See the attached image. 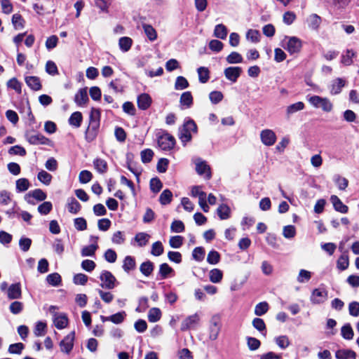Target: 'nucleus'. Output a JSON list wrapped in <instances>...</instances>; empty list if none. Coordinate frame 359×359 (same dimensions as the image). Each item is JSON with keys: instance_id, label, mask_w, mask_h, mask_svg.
Returning a JSON list of instances; mask_svg holds the SVG:
<instances>
[{"instance_id": "obj_1", "label": "nucleus", "mask_w": 359, "mask_h": 359, "mask_svg": "<svg viewBox=\"0 0 359 359\" xmlns=\"http://www.w3.org/2000/svg\"><path fill=\"white\" fill-rule=\"evenodd\" d=\"M197 133V126L194 120L187 118L179 128L178 137L183 146H186L192 139V134Z\"/></svg>"}, {"instance_id": "obj_2", "label": "nucleus", "mask_w": 359, "mask_h": 359, "mask_svg": "<svg viewBox=\"0 0 359 359\" xmlns=\"http://www.w3.org/2000/svg\"><path fill=\"white\" fill-rule=\"evenodd\" d=\"M100 110L96 108H92L90 114L89 126L86 130V139L89 141L93 140L100 127Z\"/></svg>"}, {"instance_id": "obj_3", "label": "nucleus", "mask_w": 359, "mask_h": 359, "mask_svg": "<svg viewBox=\"0 0 359 359\" xmlns=\"http://www.w3.org/2000/svg\"><path fill=\"white\" fill-rule=\"evenodd\" d=\"M309 102L316 108H321L325 112H330L332 110L333 104L327 97H322L318 95H313L308 98Z\"/></svg>"}, {"instance_id": "obj_4", "label": "nucleus", "mask_w": 359, "mask_h": 359, "mask_svg": "<svg viewBox=\"0 0 359 359\" xmlns=\"http://www.w3.org/2000/svg\"><path fill=\"white\" fill-rule=\"evenodd\" d=\"M57 307L55 306H50L49 308V312L53 315V320L54 325L58 330L65 328L68 325V318L65 313H58L55 311Z\"/></svg>"}, {"instance_id": "obj_5", "label": "nucleus", "mask_w": 359, "mask_h": 359, "mask_svg": "<svg viewBox=\"0 0 359 359\" xmlns=\"http://www.w3.org/2000/svg\"><path fill=\"white\" fill-rule=\"evenodd\" d=\"M285 45L284 48L290 54H294L300 52L302 47V41L297 36H285L284 39Z\"/></svg>"}, {"instance_id": "obj_6", "label": "nucleus", "mask_w": 359, "mask_h": 359, "mask_svg": "<svg viewBox=\"0 0 359 359\" xmlns=\"http://www.w3.org/2000/svg\"><path fill=\"white\" fill-rule=\"evenodd\" d=\"M221 330V320L218 315L213 316L209 327V339L215 341L217 339Z\"/></svg>"}, {"instance_id": "obj_7", "label": "nucleus", "mask_w": 359, "mask_h": 359, "mask_svg": "<svg viewBox=\"0 0 359 359\" xmlns=\"http://www.w3.org/2000/svg\"><path fill=\"white\" fill-rule=\"evenodd\" d=\"M175 144V137L168 133H163L158 138V145L162 150H170L174 147Z\"/></svg>"}, {"instance_id": "obj_8", "label": "nucleus", "mask_w": 359, "mask_h": 359, "mask_svg": "<svg viewBox=\"0 0 359 359\" xmlns=\"http://www.w3.org/2000/svg\"><path fill=\"white\" fill-rule=\"evenodd\" d=\"M194 163L196 165V170L200 176L204 178L211 177L210 168L205 161L198 158L194 160Z\"/></svg>"}, {"instance_id": "obj_9", "label": "nucleus", "mask_w": 359, "mask_h": 359, "mask_svg": "<svg viewBox=\"0 0 359 359\" xmlns=\"http://www.w3.org/2000/svg\"><path fill=\"white\" fill-rule=\"evenodd\" d=\"M100 278L102 281L100 286L105 289H113L115 287L116 278L108 271H104L101 273Z\"/></svg>"}, {"instance_id": "obj_10", "label": "nucleus", "mask_w": 359, "mask_h": 359, "mask_svg": "<svg viewBox=\"0 0 359 359\" xmlns=\"http://www.w3.org/2000/svg\"><path fill=\"white\" fill-rule=\"evenodd\" d=\"M327 299V292L325 289L316 288L312 291L311 302L313 304H320Z\"/></svg>"}, {"instance_id": "obj_11", "label": "nucleus", "mask_w": 359, "mask_h": 359, "mask_svg": "<svg viewBox=\"0 0 359 359\" xmlns=\"http://www.w3.org/2000/svg\"><path fill=\"white\" fill-rule=\"evenodd\" d=\"M75 337L74 331L68 334L60 343L61 351L69 353L73 348L74 340Z\"/></svg>"}, {"instance_id": "obj_12", "label": "nucleus", "mask_w": 359, "mask_h": 359, "mask_svg": "<svg viewBox=\"0 0 359 359\" xmlns=\"http://www.w3.org/2000/svg\"><path fill=\"white\" fill-rule=\"evenodd\" d=\"M262 142L266 146H272L276 141L275 133L270 129L263 130L260 133Z\"/></svg>"}, {"instance_id": "obj_13", "label": "nucleus", "mask_w": 359, "mask_h": 359, "mask_svg": "<svg viewBox=\"0 0 359 359\" xmlns=\"http://www.w3.org/2000/svg\"><path fill=\"white\" fill-rule=\"evenodd\" d=\"M6 294L10 300L20 299L22 297L21 284L20 283L11 284L8 287Z\"/></svg>"}, {"instance_id": "obj_14", "label": "nucleus", "mask_w": 359, "mask_h": 359, "mask_svg": "<svg viewBox=\"0 0 359 359\" xmlns=\"http://www.w3.org/2000/svg\"><path fill=\"white\" fill-rule=\"evenodd\" d=\"M200 320L198 314L195 313L186 318L181 325V330L185 331L189 329L195 328Z\"/></svg>"}, {"instance_id": "obj_15", "label": "nucleus", "mask_w": 359, "mask_h": 359, "mask_svg": "<svg viewBox=\"0 0 359 359\" xmlns=\"http://www.w3.org/2000/svg\"><path fill=\"white\" fill-rule=\"evenodd\" d=\"M242 73V68L240 67H229L224 71L225 77L230 81L236 82Z\"/></svg>"}, {"instance_id": "obj_16", "label": "nucleus", "mask_w": 359, "mask_h": 359, "mask_svg": "<svg viewBox=\"0 0 359 359\" xmlns=\"http://www.w3.org/2000/svg\"><path fill=\"white\" fill-rule=\"evenodd\" d=\"M27 141L32 144H48L50 140L40 133L27 134Z\"/></svg>"}, {"instance_id": "obj_17", "label": "nucleus", "mask_w": 359, "mask_h": 359, "mask_svg": "<svg viewBox=\"0 0 359 359\" xmlns=\"http://www.w3.org/2000/svg\"><path fill=\"white\" fill-rule=\"evenodd\" d=\"M137 107L141 110L147 109L151 104L152 100L147 93H142L137 97Z\"/></svg>"}, {"instance_id": "obj_18", "label": "nucleus", "mask_w": 359, "mask_h": 359, "mask_svg": "<svg viewBox=\"0 0 359 359\" xmlns=\"http://www.w3.org/2000/svg\"><path fill=\"white\" fill-rule=\"evenodd\" d=\"M346 84V81L341 78L333 80L330 86V93L332 95H337L341 93Z\"/></svg>"}, {"instance_id": "obj_19", "label": "nucleus", "mask_w": 359, "mask_h": 359, "mask_svg": "<svg viewBox=\"0 0 359 359\" xmlns=\"http://www.w3.org/2000/svg\"><path fill=\"white\" fill-rule=\"evenodd\" d=\"M88 101L87 88H81L74 97V102L78 106H84Z\"/></svg>"}, {"instance_id": "obj_20", "label": "nucleus", "mask_w": 359, "mask_h": 359, "mask_svg": "<svg viewBox=\"0 0 359 359\" xmlns=\"http://www.w3.org/2000/svg\"><path fill=\"white\" fill-rule=\"evenodd\" d=\"M321 18L317 14H311L306 18V23L309 29L312 30H318L321 24Z\"/></svg>"}, {"instance_id": "obj_21", "label": "nucleus", "mask_w": 359, "mask_h": 359, "mask_svg": "<svg viewBox=\"0 0 359 359\" xmlns=\"http://www.w3.org/2000/svg\"><path fill=\"white\" fill-rule=\"evenodd\" d=\"M330 201L332 203L334 209L341 213H346L348 212V206L344 205L341 201L337 196H332Z\"/></svg>"}, {"instance_id": "obj_22", "label": "nucleus", "mask_w": 359, "mask_h": 359, "mask_svg": "<svg viewBox=\"0 0 359 359\" xmlns=\"http://www.w3.org/2000/svg\"><path fill=\"white\" fill-rule=\"evenodd\" d=\"M27 85L34 90H39L41 88V81L37 76H27L25 78Z\"/></svg>"}, {"instance_id": "obj_23", "label": "nucleus", "mask_w": 359, "mask_h": 359, "mask_svg": "<svg viewBox=\"0 0 359 359\" xmlns=\"http://www.w3.org/2000/svg\"><path fill=\"white\" fill-rule=\"evenodd\" d=\"M337 359H355L356 354L351 350L341 349L335 353Z\"/></svg>"}, {"instance_id": "obj_24", "label": "nucleus", "mask_w": 359, "mask_h": 359, "mask_svg": "<svg viewBox=\"0 0 359 359\" xmlns=\"http://www.w3.org/2000/svg\"><path fill=\"white\" fill-rule=\"evenodd\" d=\"M349 265L348 252L346 250L339 257L337 262V268L341 271L346 270Z\"/></svg>"}, {"instance_id": "obj_25", "label": "nucleus", "mask_w": 359, "mask_h": 359, "mask_svg": "<svg viewBox=\"0 0 359 359\" xmlns=\"http://www.w3.org/2000/svg\"><path fill=\"white\" fill-rule=\"evenodd\" d=\"M217 213L220 219H227L230 217L231 209L227 205L222 204L217 208Z\"/></svg>"}, {"instance_id": "obj_26", "label": "nucleus", "mask_w": 359, "mask_h": 359, "mask_svg": "<svg viewBox=\"0 0 359 359\" xmlns=\"http://www.w3.org/2000/svg\"><path fill=\"white\" fill-rule=\"evenodd\" d=\"M227 28L223 24H219L215 26L214 29V36L216 38L225 39L227 36Z\"/></svg>"}, {"instance_id": "obj_27", "label": "nucleus", "mask_w": 359, "mask_h": 359, "mask_svg": "<svg viewBox=\"0 0 359 359\" xmlns=\"http://www.w3.org/2000/svg\"><path fill=\"white\" fill-rule=\"evenodd\" d=\"M356 53L352 49H347L341 56V63L348 66L353 63V58L355 57Z\"/></svg>"}, {"instance_id": "obj_28", "label": "nucleus", "mask_w": 359, "mask_h": 359, "mask_svg": "<svg viewBox=\"0 0 359 359\" xmlns=\"http://www.w3.org/2000/svg\"><path fill=\"white\" fill-rule=\"evenodd\" d=\"M82 120L83 116L81 113L79 111H75L70 116L69 118V123L75 128H79L81 126Z\"/></svg>"}, {"instance_id": "obj_29", "label": "nucleus", "mask_w": 359, "mask_h": 359, "mask_svg": "<svg viewBox=\"0 0 359 359\" xmlns=\"http://www.w3.org/2000/svg\"><path fill=\"white\" fill-rule=\"evenodd\" d=\"M223 278V273L219 269H213L209 273L210 280L213 283H220Z\"/></svg>"}, {"instance_id": "obj_30", "label": "nucleus", "mask_w": 359, "mask_h": 359, "mask_svg": "<svg viewBox=\"0 0 359 359\" xmlns=\"http://www.w3.org/2000/svg\"><path fill=\"white\" fill-rule=\"evenodd\" d=\"M98 248V245L97 243H93L90 245L84 246L81 249V256L82 257H93L95 254V251Z\"/></svg>"}, {"instance_id": "obj_31", "label": "nucleus", "mask_w": 359, "mask_h": 359, "mask_svg": "<svg viewBox=\"0 0 359 359\" xmlns=\"http://www.w3.org/2000/svg\"><path fill=\"white\" fill-rule=\"evenodd\" d=\"M133 40L130 37L123 36L119 39L118 46L123 52L128 51L132 46Z\"/></svg>"}, {"instance_id": "obj_32", "label": "nucleus", "mask_w": 359, "mask_h": 359, "mask_svg": "<svg viewBox=\"0 0 359 359\" xmlns=\"http://www.w3.org/2000/svg\"><path fill=\"white\" fill-rule=\"evenodd\" d=\"M135 260L131 256H126L123 260V270L128 273L130 271L133 270L135 268Z\"/></svg>"}, {"instance_id": "obj_33", "label": "nucleus", "mask_w": 359, "mask_h": 359, "mask_svg": "<svg viewBox=\"0 0 359 359\" xmlns=\"http://www.w3.org/2000/svg\"><path fill=\"white\" fill-rule=\"evenodd\" d=\"M154 264L151 261L143 262L140 266V271L145 276H149L154 271Z\"/></svg>"}, {"instance_id": "obj_34", "label": "nucleus", "mask_w": 359, "mask_h": 359, "mask_svg": "<svg viewBox=\"0 0 359 359\" xmlns=\"http://www.w3.org/2000/svg\"><path fill=\"white\" fill-rule=\"evenodd\" d=\"M180 103L182 105L185 106L186 108H189L193 104V97L189 91L184 92L180 97Z\"/></svg>"}, {"instance_id": "obj_35", "label": "nucleus", "mask_w": 359, "mask_h": 359, "mask_svg": "<svg viewBox=\"0 0 359 359\" xmlns=\"http://www.w3.org/2000/svg\"><path fill=\"white\" fill-rule=\"evenodd\" d=\"M46 281L49 285L56 287L60 285L62 279L59 273H53L47 276Z\"/></svg>"}, {"instance_id": "obj_36", "label": "nucleus", "mask_w": 359, "mask_h": 359, "mask_svg": "<svg viewBox=\"0 0 359 359\" xmlns=\"http://www.w3.org/2000/svg\"><path fill=\"white\" fill-rule=\"evenodd\" d=\"M161 311L158 308H152L149 311L148 320L151 323H156L161 319Z\"/></svg>"}, {"instance_id": "obj_37", "label": "nucleus", "mask_w": 359, "mask_h": 359, "mask_svg": "<svg viewBox=\"0 0 359 359\" xmlns=\"http://www.w3.org/2000/svg\"><path fill=\"white\" fill-rule=\"evenodd\" d=\"M68 210L73 214H76L81 209L80 203L73 197L68 199Z\"/></svg>"}, {"instance_id": "obj_38", "label": "nucleus", "mask_w": 359, "mask_h": 359, "mask_svg": "<svg viewBox=\"0 0 359 359\" xmlns=\"http://www.w3.org/2000/svg\"><path fill=\"white\" fill-rule=\"evenodd\" d=\"M341 334L344 339L351 340L353 339L354 333L349 323L344 325L341 329Z\"/></svg>"}, {"instance_id": "obj_39", "label": "nucleus", "mask_w": 359, "mask_h": 359, "mask_svg": "<svg viewBox=\"0 0 359 359\" xmlns=\"http://www.w3.org/2000/svg\"><path fill=\"white\" fill-rule=\"evenodd\" d=\"M269 306L266 302H262L257 304L255 308V314L257 316L264 315L269 310Z\"/></svg>"}, {"instance_id": "obj_40", "label": "nucleus", "mask_w": 359, "mask_h": 359, "mask_svg": "<svg viewBox=\"0 0 359 359\" xmlns=\"http://www.w3.org/2000/svg\"><path fill=\"white\" fill-rule=\"evenodd\" d=\"M150 238V236L148 233L141 232L138 233L135 236V241L137 243L140 247L145 246Z\"/></svg>"}, {"instance_id": "obj_41", "label": "nucleus", "mask_w": 359, "mask_h": 359, "mask_svg": "<svg viewBox=\"0 0 359 359\" xmlns=\"http://www.w3.org/2000/svg\"><path fill=\"white\" fill-rule=\"evenodd\" d=\"M229 64H238L243 62V58L238 52H231L226 58Z\"/></svg>"}, {"instance_id": "obj_42", "label": "nucleus", "mask_w": 359, "mask_h": 359, "mask_svg": "<svg viewBox=\"0 0 359 359\" xmlns=\"http://www.w3.org/2000/svg\"><path fill=\"white\" fill-rule=\"evenodd\" d=\"M197 72L198 74L199 81L202 83L208 82L210 78V72L208 69L204 67H201L198 68Z\"/></svg>"}, {"instance_id": "obj_43", "label": "nucleus", "mask_w": 359, "mask_h": 359, "mask_svg": "<svg viewBox=\"0 0 359 359\" xmlns=\"http://www.w3.org/2000/svg\"><path fill=\"white\" fill-rule=\"evenodd\" d=\"M143 29L145 34L150 41H154L157 38V34L155 29L150 25L144 24Z\"/></svg>"}, {"instance_id": "obj_44", "label": "nucleus", "mask_w": 359, "mask_h": 359, "mask_svg": "<svg viewBox=\"0 0 359 359\" xmlns=\"http://www.w3.org/2000/svg\"><path fill=\"white\" fill-rule=\"evenodd\" d=\"M304 104L302 102H297L287 107L286 112L288 116L304 109Z\"/></svg>"}, {"instance_id": "obj_45", "label": "nucleus", "mask_w": 359, "mask_h": 359, "mask_svg": "<svg viewBox=\"0 0 359 359\" xmlns=\"http://www.w3.org/2000/svg\"><path fill=\"white\" fill-rule=\"evenodd\" d=\"M24 309V304L21 302H13L9 306V311L14 315L20 313Z\"/></svg>"}, {"instance_id": "obj_46", "label": "nucleus", "mask_w": 359, "mask_h": 359, "mask_svg": "<svg viewBox=\"0 0 359 359\" xmlns=\"http://www.w3.org/2000/svg\"><path fill=\"white\" fill-rule=\"evenodd\" d=\"M220 261V255L219 253L216 251V250H211L209 252V253L208 254V257H207V262L210 264H217Z\"/></svg>"}, {"instance_id": "obj_47", "label": "nucleus", "mask_w": 359, "mask_h": 359, "mask_svg": "<svg viewBox=\"0 0 359 359\" xmlns=\"http://www.w3.org/2000/svg\"><path fill=\"white\" fill-rule=\"evenodd\" d=\"M193 259L197 262H201L205 257V250L202 247H196L192 252Z\"/></svg>"}, {"instance_id": "obj_48", "label": "nucleus", "mask_w": 359, "mask_h": 359, "mask_svg": "<svg viewBox=\"0 0 359 359\" xmlns=\"http://www.w3.org/2000/svg\"><path fill=\"white\" fill-rule=\"evenodd\" d=\"M173 272V269L166 263H163L159 266V274L161 279H165L168 276Z\"/></svg>"}, {"instance_id": "obj_49", "label": "nucleus", "mask_w": 359, "mask_h": 359, "mask_svg": "<svg viewBox=\"0 0 359 359\" xmlns=\"http://www.w3.org/2000/svg\"><path fill=\"white\" fill-rule=\"evenodd\" d=\"M276 344L282 349H285L290 344V340L286 335H282L275 339Z\"/></svg>"}, {"instance_id": "obj_50", "label": "nucleus", "mask_w": 359, "mask_h": 359, "mask_svg": "<svg viewBox=\"0 0 359 359\" xmlns=\"http://www.w3.org/2000/svg\"><path fill=\"white\" fill-rule=\"evenodd\" d=\"M46 323L42 321H39L36 323L34 333L36 337L43 336L46 333Z\"/></svg>"}, {"instance_id": "obj_51", "label": "nucleus", "mask_w": 359, "mask_h": 359, "mask_svg": "<svg viewBox=\"0 0 359 359\" xmlns=\"http://www.w3.org/2000/svg\"><path fill=\"white\" fill-rule=\"evenodd\" d=\"M172 197V192L168 189H165L161 193V194L160 196V198H159L160 203L162 205H167L171 202Z\"/></svg>"}, {"instance_id": "obj_52", "label": "nucleus", "mask_w": 359, "mask_h": 359, "mask_svg": "<svg viewBox=\"0 0 359 359\" xmlns=\"http://www.w3.org/2000/svg\"><path fill=\"white\" fill-rule=\"evenodd\" d=\"M126 316V313L125 311L118 312L115 314H113L110 316H108V318L110 319V321L115 323L119 324L121 323Z\"/></svg>"}, {"instance_id": "obj_53", "label": "nucleus", "mask_w": 359, "mask_h": 359, "mask_svg": "<svg viewBox=\"0 0 359 359\" xmlns=\"http://www.w3.org/2000/svg\"><path fill=\"white\" fill-rule=\"evenodd\" d=\"M311 278V273L305 269H301L299 272V275L297 280L299 283H303L308 282Z\"/></svg>"}, {"instance_id": "obj_54", "label": "nucleus", "mask_w": 359, "mask_h": 359, "mask_svg": "<svg viewBox=\"0 0 359 359\" xmlns=\"http://www.w3.org/2000/svg\"><path fill=\"white\" fill-rule=\"evenodd\" d=\"M188 86H189V83L184 77H183L182 76L177 77L175 83V88L176 90H184V89L187 88Z\"/></svg>"}, {"instance_id": "obj_55", "label": "nucleus", "mask_w": 359, "mask_h": 359, "mask_svg": "<svg viewBox=\"0 0 359 359\" xmlns=\"http://www.w3.org/2000/svg\"><path fill=\"white\" fill-rule=\"evenodd\" d=\"M283 235L286 238H292L296 235V229L293 225H287L283 227Z\"/></svg>"}, {"instance_id": "obj_56", "label": "nucleus", "mask_w": 359, "mask_h": 359, "mask_svg": "<svg viewBox=\"0 0 359 359\" xmlns=\"http://www.w3.org/2000/svg\"><path fill=\"white\" fill-rule=\"evenodd\" d=\"M296 18V14L292 11H286L283 15V21L287 25H292Z\"/></svg>"}, {"instance_id": "obj_57", "label": "nucleus", "mask_w": 359, "mask_h": 359, "mask_svg": "<svg viewBox=\"0 0 359 359\" xmlns=\"http://www.w3.org/2000/svg\"><path fill=\"white\" fill-rule=\"evenodd\" d=\"M140 156L143 163H149L154 156V151L150 149H146L141 151Z\"/></svg>"}, {"instance_id": "obj_58", "label": "nucleus", "mask_w": 359, "mask_h": 359, "mask_svg": "<svg viewBox=\"0 0 359 359\" xmlns=\"http://www.w3.org/2000/svg\"><path fill=\"white\" fill-rule=\"evenodd\" d=\"M259 32L256 29H249L246 33V39L252 43L259 41Z\"/></svg>"}, {"instance_id": "obj_59", "label": "nucleus", "mask_w": 359, "mask_h": 359, "mask_svg": "<svg viewBox=\"0 0 359 359\" xmlns=\"http://www.w3.org/2000/svg\"><path fill=\"white\" fill-rule=\"evenodd\" d=\"M32 245V240L29 238L21 237L19 241V246L22 251L27 252Z\"/></svg>"}, {"instance_id": "obj_60", "label": "nucleus", "mask_w": 359, "mask_h": 359, "mask_svg": "<svg viewBox=\"0 0 359 359\" xmlns=\"http://www.w3.org/2000/svg\"><path fill=\"white\" fill-rule=\"evenodd\" d=\"M95 169L101 173L106 172L107 169V164L105 161L97 158L93 162Z\"/></svg>"}, {"instance_id": "obj_61", "label": "nucleus", "mask_w": 359, "mask_h": 359, "mask_svg": "<svg viewBox=\"0 0 359 359\" xmlns=\"http://www.w3.org/2000/svg\"><path fill=\"white\" fill-rule=\"evenodd\" d=\"M183 237L181 236H172L170 238L169 244L173 248H180L183 244Z\"/></svg>"}, {"instance_id": "obj_62", "label": "nucleus", "mask_w": 359, "mask_h": 359, "mask_svg": "<svg viewBox=\"0 0 359 359\" xmlns=\"http://www.w3.org/2000/svg\"><path fill=\"white\" fill-rule=\"evenodd\" d=\"M151 253L154 256H160L163 253V246L161 241L153 243Z\"/></svg>"}, {"instance_id": "obj_63", "label": "nucleus", "mask_w": 359, "mask_h": 359, "mask_svg": "<svg viewBox=\"0 0 359 359\" xmlns=\"http://www.w3.org/2000/svg\"><path fill=\"white\" fill-rule=\"evenodd\" d=\"M25 346L22 343H15L11 344L8 347V352L12 354H21Z\"/></svg>"}, {"instance_id": "obj_64", "label": "nucleus", "mask_w": 359, "mask_h": 359, "mask_svg": "<svg viewBox=\"0 0 359 359\" xmlns=\"http://www.w3.org/2000/svg\"><path fill=\"white\" fill-rule=\"evenodd\" d=\"M349 314L354 317L359 316V302H352L348 305Z\"/></svg>"}]
</instances>
